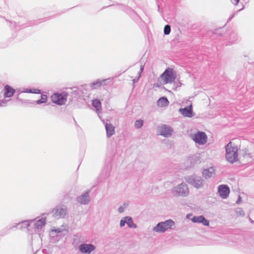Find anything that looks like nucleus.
<instances>
[{
    "label": "nucleus",
    "instance_id": "1",
    "mask_svg": "<svg viewBox=\"0 0 254 254\" xmlns=\"http://www.w3.org/2000/svg\"><path fill=\"white\" fill-rule=\"evenodd\" d=\"M226 159L230 163L233 164L238 161V149L236 146H232L231 142H229L225 146Z\"/></svg>",
    "mask_w": 254,
    "mask_h": 254
},
{
    "label": "nucleus",
    "instance_id": "2",
    "mask_svg": "<svg viewBox=\"0 0 254 254\" xmlns=\"http://www.w3.org/2000/svg\"><path fill=\"white\" fill-rule=\"evenodd\" d=\"M175 225V222L172 219H169L164 222H159L153 230L156 232L164 233L168 230L172 229V227Z\"/></svg>",
    "mask_w": 254,
    "mask_h": 254
},
{
    "label": "nucleus",
    "instance_id": "3",
    "mask_svg": "<svg viewBox=\"0 0 254 254\" xmlns=\"http://www.w3.org/2000/svg\"><path fill=\"white\" fill-rule=\"evenodd\" d=\"M164 84L172 83L176 78V72L170 67L167 68L161 74Z\"/></svg>",
    "mask_w": 254,
    "mask_h": 254
},
{
    "label": "nucleus",
    "instance_id": "4",
    "mask_svg": "<svg viewBox=\"0 0 254 254\" xmlns=\"http://www.w3.org/2000/svg\"><path fill=\"white\" fill-rule=\"evenodd\" d=\"M172 193L175 196L185 197L188 195L189 190L188 186L184 183H182L172 189Z\"/></svg>",
    "mask_w": 254,
    "mask_h": 254
},
{
    "label": "nucleus",
    "instance_id": "5",
    "mask_svg": "<svg viewBox=\"0 0 254 254\" xmlns=\"http://www.w3.org/2000/svg\"><path fill=\"white\" fill-rule=\"evenodd\" d=\"M68 96V93L63 92L61 93H55L51 96V100L53 103L58 105H63L65 103Z\"/></svg>",
    "mask_w": 254,
    "mask_h": 254
},
{
    "label": "nucleus",
    "instance_id": "6",
    "mask_svg": "<svg viewBox=\"0 0 254 254\" xmlns=\"http://www.w3.org/2000/svg\"><path fill=\"white\" fill-rule=\"evenodd\" d=\"M186 181L196 188H200L203 186V180L201 177L196 175L185 177Z\"/></svg>",
    "mask_w": 254,
    "mask_h": 254
},
{
    "label": "nucleus",
    "instance_id": "7",
    "mask_svg": "<svg viewBox=\"0 0 254 254\" xmlns=\"http://www.w3.org/2000/svg\"><path fill=\"white\" fill-rule=\"evenodd\" d=\"M192 140L200 145H203L207 141V136L204 132L198 131L191 136Z\"/></svg>",
    "mask_w": 254,
    "mask_h": 254
},
{
    "label": "nucleus",
    "instance_id": "8",
    "mask_svg": "<svg viewBox=\"0 0 254 254\" xmlns=\"http://www.w3.org/2000/svg\"><path fill=\"white\" fill-rule=\"evenodd\" d=\"M53 212L55 217L63 218L67 214V208L64 205H59L53 209Z\"/></svg>",
    "mask_w": 254,
    "mask_h": 254
},
{
    "label": "nucleus",
    "instance_id": "9",
    "mask_svg": "<svg viewBox=\"0 0 254 254\" xmlns=\"http://www.w3.org/2000/svg\"><path fill=\"white\" fill-rule=\"evenodd\" d=\"M158 129L160 134L165 137H168L171 136L172 134L173 128L169 126L162 125L158 127Z\"/></svg>",
    "mask_w": 254,
    "mask_h": 254
},
{
    "label": "nucleus",
    "instance_id": "10",
    "mask_svg": "<svg viewBox=\"0 0 254 254\" xmlns=\"http://www.w3.org/2000/svg\"><path fill=\"white\" fill-rule=\"evenodd\" d=\"M96 249L92 244H81L79 246V250L82 254H90Z\"/></svg>",
    "mask_w": 254,
    "mask_h": 254
},
{
    "label": "nucleus",
    "instance_id": "11",
    "mask_svg": "<svg viewBox=\"0 0 254 254\" xmlns=\"http://www.w3.org/2000/svg\"><path fill=\"white\" fill-rule=\"evenodd\" d=\"M17 99L22 102L30 104H41L42 103H46L47 102V96L45 94H42L41 95V98L39 100L37 101H31V100H22L20 98H19L18 97H17Z\"/></svg>",
    "mask_w": 254,
    "mask_h": 254
},
{
    "label": "nucleus",
    "instance_id": "12",
    "mask_svg": "<svg viewBox=\"0 0 254 254\" xmlns=\"http://www.w3.org/2000/svg\"><path fill=\"white\" fill-rule=\"evenodd\" d=\"M218 191L219 195L222 198H226L230 193V189L226 185H221L218 187Z\"/></svg>",
    "mask_w": 254,
    "mask_h": 254
},
{
    "label": "nucleus",
    "instance_id": "13",
    "mask_svg": "<svg viewBox=\"0 0 254 254\" xmlns=\"http://www.w3.org/2000/svg\"><path fill=\"white\" fill-rule=\"evenodd\" d=\"M77 202L80 204H87L90 200L89 190H87L77 197Z\"/></svg>",
    "mask_w": 254,
    "mask_h": 254
},
{
    "label": "nucleus",
    "instance_id": "14",
    "mask_svg": "<svg viewBox=\"0 0 254 254\" xmlns=\"http://www.w3.org/2000/svg\"><path fill=\"white\" fill-rule=\"evenodd\" d=\"M101 120L102 123L105 125L107 137L108 138H110L111 136H112L113 135L115 134V128L111 123H108L107 122H105L104 120Z\"/></svg>",
    "mask_w": 254,
    "mask_h": 254
},
{
    "label": "nucleus",
    "instance_id": "15",
    "mask_svg": "<svg viewBox=\"0 0 254 254\" xmlns=\"http://www.w3.org/2000/svg\"><path fill=\"white\" fill-rule=\"evenodd\" d=\"M3 96L4 98L12 97L15 92V90L10 85H6L3 89Z\"/></svg>",
    "mask_w": 254,
    "mask_h": 254
},
{
    "label": "nucleus",
    "instance_id": "16",
    "mask_svg": "<svg viewBox=\"0 0 254 254\" xmlns=\"http://www.w3.org/2000/svg\"><path fill=\"white\" fill-rule=\"evenodd\" d=\"M191 221L193 223H202L204 226H208L209 224V221L202 215L193 216L191 219Z\"/></svg>",
    "mask_w": 254,
    "mask_h": 254
},
{
    "label": "nucleus",
    "instance_id": "17",
    "mask_svg": "<svg viewBox=\"0 0 254 254\" xmlns=\"http://www.w3.org/2000/svg\"><path fill=\"white\" fill-rule=\"evenodd\" d=\"M179 111L184 117L190 118L192 116L193 111L191 105L186 107L184 108H181Z\"/></svg>",
    "mask_w": 254,
    "mask_h": 254
},
{
    "label": "nucleus",
    "instance_id": "18",
    "mask_svg": "<svg viewBox=\"0 0 254 254\" xmlns=\"http://www.w3.org/2000/svg\"><path fill=\"white\" fill-rule=\"evenodd\" d=\"M92 105L96 109V111L99 117L101 119V117L99 116V114L102 113V106L100 101L98 99H93L92 101Z\"/></svg>",
    "mask_w": 254,
    "mask_h": 254
},
{
    "label": "nucleus",
    "instance_id": "19",
    "mask_svg": "<svg viewBox=\"0 0 254 254\" xmlns=\"http://www.w3.org/2000/svg\"><path fill=\"white\" fill-rule=\"evenodd\" d=\"M107 79H97V80L90 83V86L92 90L96 89L102 85H106Z\"/></svg>",
    "mask_w": 254,
    "mask_h": 254
},
{
    "label": "nucleus",
    "instance_id": "20",
    "mask_svg": "<svg viewBox=\"0 0 254 254\" xmlns=\"http://www.w3.org/2000/svg\"><path fill=\"white\" fill-rule=\"evenodd\" d=\"M215 174V169L213 167H210L209 168L204 169L202 172L203 176L208 179L212 177Z\"/></svg>",
    "mask_w": 254,
    "mask_h": 254
},
{
    "label": "nucleus",
    "instance_id": "21",
    "mask_svg": "<svg viewBox=\"0 0 254 254\" xmlns=\"http://www.w3.org/2000/svg\"><path fill=\"white\" fill-rule=\"evenodd\" d=\"M33 222H34V220L23 221L16 224V225L15 226H13L12 228L17 227L19 226V228L20 229L26 228L30 226V223ZM12 227L10 228V229Z\"/></svg>",
    "mask_w": 254,
    "mask_h": 254
},
{
    "label": "nucleus",
    "instance_id": "22",
    "mask_svg": "<svg viewBox=\"0 0 254 254\" xmlns=\"http://www.w3.org/2000/svg\"><path fill=\"white\" fill-rule=\"evenodd\" d=\"M46 224V218H42L34 223V228L35 229H41L42 227Z\"/></svg>",
    "mask_w": 254,
    "mask_h": 254
},
{
    "label": "nucleus",
    "instance_id": "23",
    "mask_svg": "<svg viewBox=\"0 0 254 254\" xmlns=\"http://www.w3.org/2000/svg\"><path fill=\"white\" fill-rule=\"evenodd\" d=\"M157 103L158 106L163 107L167 106L169 102L166 97H162L159 99Z\"/></svg>",
    "mask_w": 254,
    "mask_h": 254
},
{
    "label": "nucleus",
    "instance_id": "24",
    "mask_svg": "<svg viewBox=\"0 0 254 254\" xmlns=\"http://www.w3.org/2000/svg\"><path fill=\"white\" fill-rule=\"evenodd\" d=\"M126 220V224L127 226L130 228H136L137 225L133 223L132 218L130 216L125 217V219Z\"/></svg>",
    "mask_w": 254,
    "mask_h": 254
},
{
    "label": "nucleus",
    "instance_id": "25",
    "mask_svg": "<svg viewBox=\"0 0 254 254\" xmlns=\"http://www.w3.org/2000/svg\"><path fill=\"white\" fill-rule=\"evenodd\" d=\"M238 37L237 33L234 31L231 32L230 34L229 42L231 44H233L238 40Z\"/></svg>",
    "mask_w": 254,
    "mask_h": 254
},
{
    "label": "nucleus",
    "instance_id": "26",
    "mask_svg": "<svg viewBox=\"0 0 254 254\" xmlns=\"http://www.w3.org/2000/svg\"><path fill=\"white\" fill-rule=\"evenodd\" d=\"M143 125V121L141 119L137 120L135 121L134 126L136 129L140 128Z\"/></svg>",
    "mask_w": 254,
    "mask_h": 254
},
{
    "label": "nucleus",
    "instance_id": "27",
    "mask_svg": "<svg viewBox=\"0 0 254 254\" xmlns=\"http://www.w3.org/2000/svg\"><path fill=\"white\" fill-rule=\"evenodd\" d=\"M41 92L40 90L38 89H25L23 92L24 93H35V94H39Z\"/></svg>",
    "mask_w": 254,
    "mask_h": 254
},
{
    "label": "nucleus",
    "instance_id": "28",
    "mask_svg": "<svg viewBox=\"0 0 254 254\" xmlns=\"http://www.w3.org/2000/svg\"><path fill=\"white\" fill-rule=\"evenodd\" d=\"M171 26L167 24L166 25L164 28V33L165 35H169L171 32Z\"/></svg>",
    "mask_w": 254,
    "mask_h": 254
},
{
    "label": "nucleus",
    "instance_id": "29",
    "mask_svg": "<svg viewBox=\"0 0 254 254\" xmlns=\"http://www.w3.org/2000/svg\"><path fill=\"white\" fill-rule=\"evenodd\" d=\"M236 213L237 214V215H239V216H244L245 215V212L243 210V209L241 208H237L236 209Z\"/></svg>",
    "mask_w": 254,
    "mask_h": 254
},
{
    "label": "nucleus",
    "instance_id": "30",
    "mask_svg": "<svg viewBox=\"0 0 254 254\" xmlns=\"http://www.w3.org/2000/svg\"><path fill=\"white\" fill-rule=\"evenodd\" d=\"M10 100L2 99L0 100V107H6L7 105V103Z\"/></svg>",
    "mask_w": 254,
    "mask_h": 254
},
{
    "label": "nucleus",
    "instance_id": "31",
    "mask_svg": "<svg viewBox=\"0 0 254 254\" xmlns=\"http://www.w3.org/2000/svg\"><path fill=\"white\" fill-rule=\"evenodd\" d=\"M127 204L124 203L123 205L118 208V211L119 213H122L124 212L125 209L127 207Z\"/></svg>",
    "mask_w": 254,
    "mask_h": 254
},
{
    "label": "nucleus",
    "instance_id": "32",
    "mask_svg": "<svg viewBox=\"0 0 254 254\" xmlns=\"http://www.w3.org/2000/svg\"><path fill=\"white\" fill-rule=\"evenodd\" d=\"M72 93H74L76 95H79L80 93V90H79L77 87H73L72 88Z\"/></svg>",
    "mask_w": 254,
    "mask_h": 254
},
{
    "label": "nucleus",
    "instance_id": "33",
    "mask_svg": "<svg viewBox=\"0 0 254 254\" xmlns=\"http://www.w3.org/2000/svg\"><path fill=\"white\" fill-rule=\"evenodd\" d=\"M126 223H127L126 220V219H125V217H124L120 221V227H123L125 225Z\"/></svg>",
    "mask_w": 254,
    "mask_h": 254
},
{
    "label": "nucleus",
    "instance_id": "34",
    "mask_svg": "<svg viewBox=\"0 0 254 254\" xmlns=\"http://www.w3.org/2000/svg\"><path fill=\"white\" fill-rule=\"evenodd\" d=\"M52 232H55L57 234H59V233H61L62 232V229H61V228H58V229H57L52 230Z\"/></svg>",
    "mask_w": 254,
    "mask_h": 254
},
{
    "label": "nucleus",
    "instance_id": "35",
    "mask_svg": "<svg viewBox=\"0 0 254 254\" xmlns=\"http://www.w3.org/2000/svg\"><path fill=\"white\" fill-rule=\"evenodd\" d=\"M143 68H144V66L143 65H141L140 66V71L139 72V75L137 78V79L139 78L140 76V74H141V73L143 71Z\"/></svg>",
    "mask_w": 254,
    "mask_h": 254
},
{
    "label": "nucleus",
    "instance_id": "36",
    "mask_svg": "<svg viewBox=\"0 0 254 254\" xmlns=\"http://www.w3.org/2000/svg\"><path fill=\"white\" fill-rule=\"evenodd\" d=\"M232 3L237 5L239 2L240 0H230Z\"/></svg>",
    "mask_w": 254,
    "mask_h": 254
},
{
    "label": "nucleus",
    "instance_id": "37",
    "mask_svg": "<svg viewBox=\"0 0 254 254\" xmlns=\"http://www.w3.org/2000/svg\"><path fill=\"white\" fill-rule=\"evenodd\" d=\"M237 12H238V11H237V12H235V13L232 15V16L228 18V21H230V20H231V19L234 17V16L235 15V14H236Z\"/></svg>",
    "mask_w": 254,
    "mask_h": 254
},
{
    "label": "nucleus",
    "instance_id": "38",
    "mask_svg": "<svg viewBox=\"0 0 254 254\" xmlns=\"http://www.w3.org/2000/svg\"><path fill=\"white\" fill-rule=\"evenodd\" d=\"M237 12H238V11H237V12H235V13L232 15V16L228 18V21H230V20H231V19L234 17V16L235 15V14H236Z\"/></svg>",
    "mask_w": 254,
    "mask_h": 254
},
{
    "label": "nucleus",
    "instance_id": "39",
    "mask_svg": "<svg viewBox=\"0 0 254 254\" xmlns=\"http://www.w3.org/2000/svg\"><path fill=\"white\" fill-rule=\"evenodd\" d=\"M241 197H240V196H239L238 200L236 201V203L239 204L241 202Z\"/></svg>",
    "mask_w": 254,
    "mask_h": 254
},
{
    "label": "nucleus",
    "instance_id": "40",
    "mask_svg": "<svg viewBox=\"0 0 254 254\" xmlns=\"http://www.w3.org/2000/svg\"><path fill=\"white\" fill-rule=\"evenodd\" d=\"M249 220L252 223L254 224V221L251 218H249Z\"/></svg>",
    "mask_w": 254,
    "mask_h": 254
},
{
    "label": "nucleus",
    "instance_id": "41",
    "mask_svg": "<svg viewBox=\"0 0 254 254\" xmlns=\"http://www.w3.org/2000/svg\"><path fill=\"white\" fill-rule=\"evenodd\" d=\"M243 8H244V6L243 7V8H242V9H239V10L238 11H241V10L242 9H243Z\"/></svg>",
    "mask_w": 254,
    "mask_h": 254
},
{
    "label": "nucleus",
    "instance_id": "42",
    "mask_svg": "<svg viewBox=\"0 0 254 254\" xmlns=\"http://www.w3.org/2000/svg\"><path fill=\"white\" fill-rule=\"evenodd\" d=\"M155 85L156 86H157V87L159 86V85H157V84H156V85H155Z\"/></svg>",
    "mask_w": 254,
    "mask_h": 254
}]
</instances>
